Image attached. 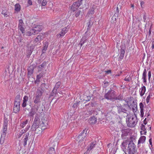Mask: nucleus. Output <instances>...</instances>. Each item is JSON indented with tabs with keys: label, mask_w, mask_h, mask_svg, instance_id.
<instances>
[{
	"label": "nucleus",
	"mask_w": 154,
	"mask_h": 154,
	"mask_svg": "<svg viewBox=\"0 0 154 154\" xmlns=\"http://www.w3.org/2000/svg\"><path fill=\"white\" fill-rule=\"evenodd\" d=\"M44 74L43 72H41L36 76V78H38V79H40L41 77H42L44 75Z\"/></svg>",
	"instance_id": "nucleus-53"
},
{
	"label": "nucleus",
	"mask_w": 154,
	"mask_h": 154,
	"mask_svg": "<svg viewBox=\"0 0 154 154\" xmlns=\"http://www.w3.org/2000/svg\"><path fill=\"white\" fill-rule=\"evenodd\" d=\"M6 134H1V139L0 140V143L2 144L4 142L5 140Z\"/></svg>",
	"instance_id": "nucleus-35"
},
{
	"label": "nucleus",
	"mask_w": 154,
	"mask_h": 154,
	"mask_svg": "<svg viewBox=\"0 0 154 154\" xmlns=\"http://www.w3.org/2000/svg\"><path fill=\"white\" fill-rule=\"evenodd\" d=\"M89 119L91 121H92V123L95 124L97 122L96 118L94 116L91 117Z\"/></svg>",
	"instance_id": "nucleus-44"
},
{
	"label": "nucleus",
	"mask_w": 154,
	"mask_h": 154,
	"mask_svg": "<svg viewBox=\"0 0 154 154\" xmlns=\"http://www.w3.org/2000/svg\"><path fill=\"white\" fill-rule=\"evenodd\" d=\"M69 28L67 27H65L62 29L60 33L57 35V37L58 38H60L63 36L68 31Z\"/></svg>",
	"instance_id": "nucleus-8"
},
{
	"label": "nucleus",
	"mask_w": 154,
	"mask_h": 154,
	"mask_svg": "<svg viewBox=\"0 0 154 154\" xmlns=\"http://www.w3.org/2000/svg\"><path fill=\"white\" fill-rule=\"evenodd\" d=\"M122 133L121 134V138L122 139H126L128 140V137L127 136L128 135V134L130 132V130L129 128L125 129L122 128L121 130Z\"/></svg>",
	"instance_id": "nucleus-7"
},
{
	"label": "nucleus",
	"mask_w": 154,
	"mask_h": 154,
	"mask_svg": "<svg viewBox=\"0 0 154 154\" xmlns=\"http://www.w3.org/2000/svg\"><path fill=\"white\" fill-rule=\"evenodd\" d=\"M20 103H14V107L13 108L14 112L16 113H19L20 110Z\"/></svg>",
	"instance_id": "nucleus-13"
},
{
	"label": "nucleus",
	"mask_w": 154,
	"mask_h": 154,
	"mask_svg": "<svg viewBox=\"0 0 154 154\" xmlns=\"http://www.w3.org/2000/svg\"><path fill=\"white\" fill-rule=\"evenodd\" d=\"M8 120L7 118H5L3 124V128L2 130V134H6L7 133Z\"/></svg>",
	"instance_id": "nucleus-9"
},
{
	"label": "nucleus",
	"mask_w": 154,
	"mask_h": 154,
	"mask_svg": "<svg viewBox=\"0 0 154 154\" xmlns=\"http://www.w3.org/2000/svg\"><path fill=\"white\" fill-rule=\"evenodd\" d=\"M26 131L25 130H24V131H23V130H22L18 135V137L20 138L21 137L22 135Z\"/></svg>",
	"instance_id": "nucleus-55"
},
{
	"label": "nucleus",
	"mask_w": 154,
	"mask_h": 154,
	"mask_svg": "<svg viewBox=\"0 0 154 154\" xmlns=\"http://www.w3.org/2000/svg\"><path fill=\"white\" fill-rule=\"evenodd\" d=\"M50 154H55V151L53 147H51L49 149L48 153Z\"/></svg>",
	"instance_id": "nucleus-41"
},
{
	"label": "nucleus",
	"mask_w": 154,
	"mask_h": 154,
	"mask_svg": "<svg viewBox=\"0 0 154 154\" xmlns=\"http://www.w3.org/2000/svg\"><path fill=\"white\" fill-rule=\"evenodd\" d=\"M28 3L30 5H31L32 4V2L31 0H28Z\"/></svg>",
	"instance_id": "nucleus-63"
},
{
	"label": "nucleus",
	"mask_w": 154,
	"mask_h": 154,
	"mask_svg": "<svg viewBox=\"0 0 154 154\" xmlns=\"http://www.w3.org/2000/svg\"><path fill=\"white\" fill-rule=\"evenodd\" d=\"M33 48L32 47L30 46L29 48V49L28 50V55L30 56L32 54L33 51Z\"/></svg>",
	"instance_id": "nucleus-48"
},
{
	"label": "nucleus",
	"mask_w": 154,
	"mask_h": 154,
	"mask_svg": "<svg viewBox=\"0 0 154 154\" xmlns=\"http://www.w3.org/2000/svg\"><path fill=\"white\" fill-rule=\"evenodd\" d=\"M47 0H43L42 3V5L43 6H45L47 4Z\"/></svg>",
	"instance_id": "nucleus-57"
},
{
	"label": "nucleus",
	"mask_w": 154,
	"mask_h": 154,
	"mask_svg": "<svg viewBox=\"0 0 154 154\" xmlns=\"http://www.w3.org/2000/svg\"><path fill=\"white\" fill-rule=\"evenodd\" d=\"M37 34V32H36L33 28L28 31L27 33V35L31 36L32 35H35Z\"/></svg>",
	"instance_id": "nucleus-28"
},
{
	"label": "nucleus",
	"mask_w": 154,
	"mask_h": 154,
	"mask_svg": "<svg viewBox=\"0 0 154 154\" xmlns=\"http://www.w3.org/2000/svg\"><path fill=\"white\" fill-rule=\"evenodd\" d=\"M46 64V62L45 61L43 62L42 64L38 66V67L39 69H42L44 68Z\"/></svg>",
	"instance_id": "nucleus-47"
},
{
	"label": "nucleus",
	"mask_w": 154,
	"mask_h": 154,
	"mask_svg": "<svg viewBox=\"0 0 154 154\" xmlns=\"http://www.w3.org/2000/svg\"><path fill=\"white\" fill-rule=\"evenodd\" d=\"M40 122V119L37 116H35L33 123L39 125Z\"/></svg>",
	"instance_id": "nucleus-34"
},
{
	"label": "nucleus",
	"mask_w": 154,
	"mask_h": 154,
	"mask_svg": "<svg viewBox=\"0 0 154 154\" xmlns=\"http://www.w3.org/2000/svg\"><path fill=\"white\" fill-rule=\"evenodd\" d=\"M40 105V103H36V104H35L34 105V106L35 107V109L37 111L38 110V109L39 108Z\"/></svg>",
	"instance_id": "nucleus-49"
},
{
	"label": "nucleus",
	"mask_w": 154,
	"mask_h": 154,
	"mask_svg": "<svg viewBox=\"0 0 154 154\" xmlns=\"http://www.w3.org/2000/svg\"><path fill=\"white\" fill-rule=\"evenodd\" d=\"M146 90V87L144 86H143L140 89L139 92L140 95L142 96L145 94Z\"/></svg>",
	"instance_id": "nucleus-24"
},
{
	"label": "nucleus",
	"mask_w": 154,
	"mask_h": 154,
	"mask_svg": "<svg viewBox=\"0 0 154 154\" xmlns=\"http://www.w3.org/2000/svg\"><path fill=\"white\" fill-rule=\"evenodd\" d=\"M141 130L144 131V134L146 135V128H145V126L143 124H141Z\"/></svg>",
	"instance_id": "nucleus-43"
},
{
	"label": "nucleus",
	"mask_w": 154,
	"mask_h": 154,
	"mask_svg": "<svg viewBox=\"0 0 154 154\" xmlns=\"http://www.w3.org/2000/svg\"><path fill=\"white\" fill-rule=\"evenodd\" d=\"M81 103V102L80 101H79V102L76 101H75V102L73 104L72 107L74 108H77L79 104H80Z\"/></svg>",
	"instance_id": "nucleus-42"
},
{
	"label": "nucleus",
	"mask_w": 154,
	"mask_h": 154,
	"mask_svg": "<svg viewBox=\"0 0 154 154\" xmlns=\"http://www.w3.org/2000/svg\"><path fill=\"white\" fill-rule=\"evenodd\" d=\"M94 105V103H89L88 104H86L85 105V107H87L88 106H89V107H90L91 106L93 107Z\"/></svg>",
	"instance_id": "nucleus-54"
},
{
	"label": "nucleus",
	"mask_w": 154,
	"mask_h": 154,
	"mask_svg": "<svg viewBox=\"0 0 154 154\" xmlns=\"http://www.w3.org/2000/svg\"><path fill=\"white\" fill-rule=\"evenodd\" d=\"M152 96V94L151 93H149V95L147 97V98L150 99L151 97Z\"/></svg>",
	"instance_id": "nucleus-62"
},
{
	"label": "nucleus",
	"mask_w": 154,
	"mask_h": 154,
	"mask_svg": "<svg viewBox=\"0 0 154 154\" xmlns=\"http://www.w3.org/2000/svg\"><path fill=\"white\" fill-rule=\"evenodd\" d=\"M57 93L58 92H57V90L54 88L53 89L49 95V97H51L52 96H55L56 94H57Z\"/></svg>",
	"instance_id": "nucleus-27"
},
{
	"label": "nucleus",
	"mask_w": 154,
	"mask_h": 154,
	"mask_svg": "<svg viewBox=\"0 0 154 154\" xmlns=\"http://www.w3.org/2000/svg\"><path fill=\"white\" fill-rule=\"evenodd\" d=\"M39 125L35 124L34 123H33V124L31 126V130L32 131H36L37 129H40V128L38 127Z\"/></svg>",
	"instance_id": "nucleus-26"
},
{
	"label": "nucleus",
	"mask_w": 154,
	"mask_h": 154,
	"mask_svg": "<svg viewBox=\"0 0 154 154\" xmlns=\"http://www.w3.org/2000/svg\"><path fill=\"white\" fill-rule=\"evenodd\" d=\"M116 107L118 113L119 114H121L122 113H124L127 114V116H128V107H125L124 106V105L123 106H122L120 104H118V105L116 106Z\"/></svg>",
	"instance_id": "nucleus-5"
},
{
	"label": "nucleus",
	"mask_w": 154,
	"mask_h": 154,
	"mask_svg": "<svg viewBox=\"0 0 154 154\" xmlns=\"http://www.w3.org/2000/svg\"><path fill=\"white\" fill-rule=\"evenodd\" d=\"M91 19L92 18L90 19L88 23V24L87 30H89L90 29L93 24V22L91 20Z\"/></svg>",
	"instance_id": "nucleus-39"
},
{
	"label": "nucleus",
	"mask_w": 154,
	"mask_h": 154,
	"mask_svg": "<svg viewBox=\"0 0 154 154\" xmlns=\"http://www.w3.org/2000/svg\"><path fill=\"white\" fill-rule=\"evenodd\" d=\"M44 91L43 89H41L39 88H38L36 92L35 96L41 97Z\"/></svg>",
	"instance_id": "nucleus-17"
},
{
	"label": "nucleus",
	"mask_w": 154,
	"mask_h": 154,
	"mask_svg": "<svg viewBox=\"0 0 154 154\" xmlns=\"http://www.w3.org/2000/svg\"><path fill=\"white\" fill-rule=\"evenodd\" d=\"M151 71H149L148 72V79L149 80H150V79L151 78Z\"/></svg>",
	"instance_id": "nucleus-60"
},
{
	"label": "nucleus",
	"mask_w": 154,
	"mask_h": 154,
	"mask_svg": "<svg viewBox=\"0 0 154 154\" xmlns=\"http://www.w3.org/2000/svg\"><path fill=\"white\" fill-rule=\"evenodd\" d=\"M140 108V116L143 117V109L144 108V105L142 103H140L139 104Z\"/></svg>",
	"instance_id": "nucleus-23"
},
{
	"label": "nucleus",
	"mask_w": 154,
	"mask_h": 154,
	"mask_svg": "<svg viewBox=\"0 0 154 154\" xmlns=\"http://www.w3.org/2000/svg\"><path fill=\"white\" fill-rule=\"evenodd\" d=\"M43 35V34L38 35L37 36V37L34 39L33 42L35 44V45H37L39 43H40L41 41L44 38Z\"/></svg>",
	"instance_id": "nucleus-11"
},
{
	"label": "nucleus",
	"mask_w": 154,
	"mask_h": 154,
	"mask_svg": "<svg viewBox=\"0 0 154 154\" xmlns=\"http://www.w3.org/2000/svg\"><path fill=\"white\" fill-rule=\"evenodd\" d=\"M29 133H26V134H24L23 136V137H24L23 139V146H26L27 144V141L28 140V136Z\"/></svg>",
	"instance_id": "nucleus-22"
},
{
	"label": "nucleus",
	"mask_w": 154,
	"mask_h": 154,
	"mask_svg": "<svg viewBox=\"0 0 154 154\" xmlns=\"http://www.w3.org/2000/svg\"><path fill=\"white\" fill-rule=\"evenodd\" d=\"M61 84V83L59 81L57 82L56 84H55V86L54 87V88L56 89L57 90V89L60 87Z\"/></svg>",
	"instance_id": "nucleus-45"
},
{
	"label": "nucleus",
	"mask_w": 154,
	"mask_h": 154,
	"mask_svg": "<svg viewBox=\"0 0 154 154\" xmlns=\"http://www.w3.org/2000/svg\"><path fill=\"white\" fill-rule=\"evenodd\" d=\"M32 28L35 32H37V34L39 32L41 31L42 29L44 28V26L42 25H35L34 26H33Z\"/></svg>",
	"instance_id": "nucleus-14"
},
{
	"label": "nucleus",
	"mask_w": 154,
	"mask_h": 154,
	"mask_svg": "<svg viewBox=\"0 0 154 154\" xmlns=\"http://www.w3.org/2000/svg\"><path fill=\"white\" fill-rule=\"evenodd\" d=\"M94 8H90L88 12V14H94Z\"/></svg>",
	"instance_id": "nucleus-50"
},
{
	"label": "nucleus",
	"mask_w": 154,
	"mask_h": 154,
	"mask_svg": "<svg viewBox=\"0 0 154 154\" xmlns=\"http://www.w3.org/2000/svg\"><path fill=\"white\" fill-rule=\"evenodd\" d=\"M137 117H134L131 116L126 119V122L128 126L129 127H134L137 123Z\"/></svg>",
	"instance_id": "nucleus-2"
},
{
	"label": "nucleus",
	"mask_w": 154,
	"mask_h": 154,
	"mask_svg": "<svg viewBox=\"0 0 154 154\" xmlns=\"http://www.w3.org/2000/svg\"><path fill=\"white\" fill-rule=\"evenodd\" d=\"M128 141H129L128 140H126L123 141L121 145V147L122 149L125 153H126V151H127V147L128 144Z\"/></svg>",
	"instance_id": "nucleus-10"
},
{
	"label": "nucleus",
	"mask_w": 154,
	"mask_h": 154,
	"mask_svg": "<svg viewBox=\"0 0 154 154\" xmlns=\"http://www.w3.org/2000/svg\"><path fill=\"white\" fill-rule=\"evenodd\" d=\"M123 96L121 94H120L117 97H115L114 99V101L116 100H123Z\"/></svg>",
	"instance_id": "nucleus-37"
},
{
	"label": "nucleus",
	"mask_w": 154,
	"mask_h": 154,
	"mask_svg": "<svg viewBox=\"0 0 154 154\" xmlns=\"http://www.w3.org/2000/svg\"><path fill=\"white\" fill-rule=\"evenodd\" d=\"M2 14L4 15L5 16L7 17L8 16V12L6 10H3L2 11Z\"/></svg>",
	"instance_id": "nucleus-52"
},
{
	"label": "nucleus",
	"mask_w": 154,
	"mask_h": 154,
	"mask_svg": "<svg viewBox=\"0 0 154 154\" xmlns=\"http://www.w3.org/2000/svg\"><path fill=\"white\" fill-rule=\"evenodd\" d=\"M87 40V37L85 36H84L82 37L81 39V41L79 44V45H80V46L82 47L83 44H84L85 42Z\"/></svg>",
	"instance_id": "nucleus-29"
},
{
	"label": "nucleus",
	"mask_w": 154,
	"mask_h": 154,
	"mask_svg": "<svg viewBox=\"0 0 154 154\" xmlns=\"http://www.w3.org/2000/svg\"><path fill=\"white\" fill-rule=\"evenodd\" d=\"M125 100L126 102L127 103L124 104V106L125 107H128V108H129V109H131V107H130L129 105L128 104V101H127L126 100Z\"/></svg>",
	"instance_id": "nucleus-56"
},
{
	"label": "nucleus",
	"mask_w": 154,
	"mask_h": 154,
	"mask_svg": "<svg viewBox=\"0 0 154 154\" xmlns=\"http://www.w3.org/2000/svg\"><path fill=\"white\" fill-rule=\"evenodd\" d=\"M37 112V111L35 110V108H32L30 112L29 113L28 115L30 118L33 119L34 115Z\"/></svg>",
	"instance_id": "nucleus-15"
},
{
	"label": "nucleus",
	"mask_w": 154,
	"mask_h": 154,
	"mask_svg": "<svg viewBox=\"0 0 154 154\" xmlns=\"http://www.w3.org/2000/svg\"><path fill=\"white\" fill-rule=\"evenodd\" d=\"M48 42H46L43 44V48L42 50V52L43 53H44L45 51L47 50L48 46Z\"/></svg>",
	"instance_id": "nucleus-33"
},
{
	"label": "nucleus",
	"mask_w": 154,
	"mask_h": 154,
	"mask_svg": "<svg viewBox=\"0 0 154 154\" xmlns=\"http://www.w3.org/2000/svg\"><path fill=\"white\" fill-rule=\"evenodd\" d=\"M88 128H86L83 130V131L81 132L79 135L77 136V140L79 141V142H80V141H82L86 137L87 135V131Z\"/></svg>",
	"instance_id": "nucleus-6"
},
{
	"label": "nucleus",
	"mask_w": 154,
	"mask_h": 154,
	"mask_svg": "<svg viewBox=\"0 0 154 154\" xmlns=\"http://www.w3.org/2000/svg\"><path fill=\"white\" fill-rule=\"evenodd\" d=\"M147 73V72L146 69H145L144 70L143 73L142 75V79H143V82L146 83V74Z\"/></svg>",
	"instance_id": "nucleus-31"
},
{
	"label": "nucleus",
	"mask_w": 154,
	"mask_h": 154,
	"mask_svg": "<svg viewBox=\"0 0 154 154\" xmlns=\"http://www.w3.org/2000/svg\"><path fill=\"white\" fill-rule=\"evenodd\" d=\"M137 152V148L136 145L133 143L132 140H130L129 141L127 147V151L128 153L131 154L132 153H135Z\"/></svg>",
	"instance_id": "nucleus-3"
},
{
	"label": "nucleus",
	"mask_w": 154,
	"mask_h": 154,
	"mask_svg": "<svg viewBox=\"0 0 154 154\" xmlns=\"http://www.w3.org/2000/svg\"><path fill=\"white\" fill-rule=\"evenodd\" d=\"M29 97L27 96H25L23 98V103L22 104V106L24 108L27 105V102L28 101Z\"/></svg>",
	"instance_id": "nucleus-19"
},
{
	"label": "nucleus",
	"mask_w": 154,
	"mask_h": 154,
	"mask_svg": "<svg viewBox=\"0 0 154 154\" xmlns=\"http://www.w3.org/2000/svg\"><path fill=\"white\" fill-rule=\"evenodd\" d=\"M116 95V92L113 90L110 89L107 93L105 94L104 96L105 99L114 101V99Z\"/></svg>",
	"instance_id": "nucleus-1"
},
{
	"label": "nucleus",
	"mask_w": 154,
	"mask_h": 154,
	"mask_svg": "<svg viewBox=\"0 0 154 154\" xmlns=\"http://www.w3.org/2000/svg\"><path fill=\"white\" fill-rule=\"evenodd\" d=\"M147 18V16L146 15V14L145 13L143 17V21L145 22H146V19Z\"/></svg>",
	"instance_id": "nucleus-58"
},
{
	"label": "nucleus",
	"mask_w": 154,
	"mask_h": 154,
	"mask_svg": "<svg viewBox=\"0 0 154 154\" xmlns=\"http://www.w3.org/2000/svg\"><path fill=\"white\" fill-rule=\"evenodd\" d=\"M81 11L80 10H78L75 11V16L76 17H79Z\"/></svg>",
	"instance_id": "nucleus-46"
},
{
	"label": "nucleus",
	"mask_w": 154,
	"mask_h": 154,
	"mask_svg": "<svg viewBox=\"0 0 154 154\" xmlns=\"http://www.w3.org/2000/svg\"><path fill=\"white\" fill-rule=\"evenodd\" d=\"M42 123L40 125L42 127H47L48 125V121L42 119Z\"/></svg>",
	"instance_id": "nucleus-32"
},
{
	"label": "nucleus",
	"mask_w": 154,
	"mask_h": 154,
	"mask_svg": "<svg viewBox=\"0 0 154 154\" xmlns=\"http://www.w3.org/2000/svg\"><path fill=\"white\" fill-rule=\"evenodd\" d=\"M146 137L145 136H141L139 138L138 143V145L140 143H143L146 140ZM139 146L138 145V147Z\"/></svg>",
	"instance_id": "nucleus-25"
},
{
	"label": "nucleus",
	"mask_w": 154,
	"mask_h": 154,
	"mask_svg": "<svg viewBox=\"0 0 154 154\" xmlns=\"http://www.w3.org/2000/svg\"><path fill=\"white\" fill-rule=\"evenodd\" d=\"M96 143L94 142L91 143L89 146L87 147V152H90L95 147V146L96 145Z\"/></svg>",
	"instance_id": "nucleus-21"
},
{
	"label": "nucleus",
	"mask_w": 154,
	"mask_h": 154,
	"mask_svg": "<svg viewBox=\"0 0 154 154\" xmlns=\"http://www.w3.org/2000/svg\"><path fill=\"white\" fill-rule=\"evenodd\" d=\"M83 0H78L74 2L70 7V10L73 12L78 10V8L82 4V1Z\"/></svg>",
	"instance_id": "nucleus-4"
},
{
	"label": "nucleus",
	"mask_w": 154,
	"mask_h": 154,
	"mask_svg": "<svg viewBox=\"0 0 154 154\" xmlns=\"http://www.w3.org/2000/svg\"><path fill=\"white\" fill-rule=\"evenodd\" d=\"M28 119H26L25 121H23L20 124V126L22 128H24L28 123Z\"/></svg>",
	"instance_id": "nucleus-38"
},
{
	"label": "nucleus",
	"mask_w": 154,
	"mask_h": 154,
	"mask_svg": "<svg viewBox=\"0 0 154 154\" xmlns=\"http://www.w3.org/2000/svg\"><path fill=\"white\" fill-rule=\"evenodd\" d=\"M24 23H23V20L21 19L19 20V23L18 26V28L22 32V33H25V29L24 28Z\"/></svg>",
	"instance_id": "nucleus-12"
},
{
	"label": "nucleus",
	"mask_w": 154,
	"mask_h": 154,
	"mask_svg": "<svg viewBox=\"0 0 154 154\" xmlns=\"http://www.w3.org/2000/svg\"><path fill=\"white\" fill-rule=\"evenodd\" d=\"M125 49V47H122L120 50V53L119 59L120 60H122L124 57Z\"/></svg>",
	"instance_id": "nucleus-16"
},
{
	"label": "nucleus",
	"mask_w": 154,
	"mask_h": 154,
	"mask_svg": "<svg viewBox=\"0 0 154 154\" xmlns=\"http://www.w3.org/2000/svg\"><path fill=\"white\" fill-rule=\"evenodd\" d=\"M131 80V78L130 77V76L128 75H127L124 79L125 81L128 82H130Z\"/></svg>",
	"instance_id": "nucleus-51"
},
{
	"label": "nucleus",
	"mask_w": 154,
	"mask_h": 154,
	"mask_svg": "<svg viewBox=\"0 0 154 154\" xmlns=\"http://www.w3.org/2000/svg\"><path fill=\"white\" fill-rule=\"evenodd\" d=\"M41 97L35 96V99L34 100L33 102L36 104V103H41L40 100Z\"/></svg>",
	"instance_id": "nucleus-36"
},
{
	"label": "nucleus",
	"mask_w": 154,
	"mask_h": 154,
	"mask_svg": "<svg viewBox=\"0 0 154 154\" xmlns=\"http://www.w3.org/2000/svg\"><path fill=\"white\" fill-rule=\"evenodd\" d=\"M21 98L20 94H18L15 97L14 103H20Z\"/></svg>",
	"instance_id": "nucleus-20"
},
{
	"label": "nucleus",
	"mask_w": 154,
	"mask_h": 154,
	"mask_svg": "<svg viewBox=\"0 0 154 154\" xmlns=\"http://www.w3.org/2000/svg\"><path fill=\"white\" fill-rule=\"evenodd\" d=\"M41 87L39 88H40L41 89H43L44 91H45V89H48L49 88L48 85H47L45 83H42L41 85Z\"/></svg>",
	"instance_id": "nucleus-30"
},
{
	"label": "nucleus",
	"mask_w": 154,
	"mask_h": 154,
	"mask_svg": "<svg viewBox=\"0 0 154 154\" xmlns=\"http://www.w3.org/2000/svg\"><path fill=\"white\" fill-rule=\"evenodd\" d=\"M151 136V135H150L149 137L150 138L149 139V144L150 145H151V146H152V139L151 137H150Z\"/></svg>",
	"instance_id": "nucleus-59"
},
{
	"label": "nucleus",
	"mask_w": 154,
	"mask_h": 154,
	"mask_svg": "<svg viewBox=\"0 0 154 154\" xmlns=\"http://www.w3.org/2000/svg\"><path fill=\"white\" fill-rule=\"evenodd\" d=\"M152 49H153L154 48V41H153L152 42Z\"/></svg>",
	"instance_id": "nucleus-64"
},
{
	"label": "nucleus",
	"mask_w": 154,
	"mask_h": 154,
	"mask_svg": "<svg viewBox=\"0 0 154 154\" xmlns=\"http://www.w3.org/2000/svg\"><path fill=\"white\" fill-rule=\"evenodd\" d=\"M35 68V66L33 65H31L27 69L28 73L29 75H31L33 72V70Z\"/></svg>",
	"instance_id": "nucleus-18"
},
{
	"label": "nucleus",
	"mask_w": 154,
	"mask_h": 154,
	"mask_svg": "<svg viewBox=\"0 0 154 154\" xmlns=\"http://www.w3.org/2000/svg\"><path fill=\"white\" fill-rule=\"evenodd\" d=\"M19 42L20 43H23V44H21V45H23V43H24V42H23V40L22 38H20V40H19Z\"/></svg>",
	"instance_id": "nucleus-61"
},
{
	"label": "nucleus",
	"mask_w": 154,
	"mask_h": 154,
	"mask_svg": "<svg viewBox=\"0 0 154 154\" xmlns=\"http://www.w3.org/2000/svg\"><path fill=\"white\" fill-rule=\"evenodd\" d=\"M15 10L17 12H19L20 10V6L19 4H16L15 5Z\"/></svg>",
	"instance_id": "nucleus-40"
}]
</instances>
